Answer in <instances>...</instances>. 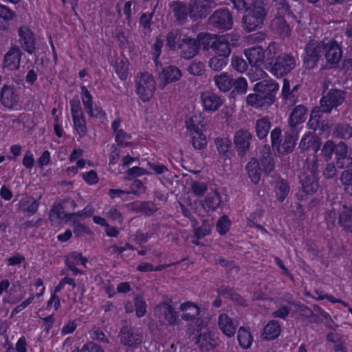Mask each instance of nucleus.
<instances>
[{
  "mask_svg": "<svg viewBox=\"0 0 352 352\" xmlns=\"http://www.w3.org/2000/svg\"><path fill=\"white\" fill-rule=\"evenodd\" d=\"M114 67L116 74L120 79L124 80L127 77L128 60L125 58L118 59L115 62Z\"/></svg>",
  "mask_w": 352,
  "mask_h": 352,
  "instance_id": "50",
  "label": "nucleus"
},
{
  "mask_svg": "<svg viewBox=\"0 0 352 352\" xmlns=\"http://www.w3.org/2000/svg\"><path fill=\"white\" fill-rule=\"evenodd\" d=\"M278 84L276 82L260 81L254 85V92H258L263 102L264 109H267L275 101V96L278 91Z\"/></svg>",
  "mask_w": 352,
  "mask_h": 352,
  "instance_id": "5",
  "label": "nucleus"
},
{
  "mask_svg": "<svg viewBox=\"0 0 352 352\" xmlns=\"http://www.w3.org/2000/svg\"><path fill=\"white\" fill-rule=\"evenodd\" d=\"M134 304L135 307L137 316L140 318L144 316L146 312V305L145 301L142 299V298L140 296H136L134 298Z\"/></svg>",
  "mask_w": 352,
  "mask_h": 352,
  "instance_id": "62",
  "label": "nucleus"
},
{
  "mask_svg": "<svg viewBox=\"0 0 352 352\" xmlns=\"http://www.w3.org/2000/svg\"><path fill=\"white\" fill-rule=\"evenodd\" d=\"M210 232V225L209 222L204 219L202 221L201 225L198 227L195 232V234L198 239L204 238Z\"/></svg>",
  "mask_w": 352,
  "mask_h": 352,
  "instance_id": "61",
  "label": "nucleus"
},
{
  "mask_svg": "<svg viewBox=\"0 0 352 352\" xmlns=\"http://www.w3.org/2000/svg\"><path fill=\"white\" fill-rule=\"evenodd\" d=\"M181 56L190 60L199 53V49L195 38L184 36L183 41L179 44Z\"/></svg>",
  "mask_w": 352,
  "mask_h": 352,
  "instance_id": "18",
  "label": "nucleus"
},
{
  "mask_svg": "<svg viewBox=\"0 0 352 352\" xmlns=\"http://www.w3.org/2000/svg\"><path fill=\"white\" fill-rule=\"evenodd\" d=\"M280 325L276 321H271L263 329V338L271 340L276 338L280 334Z\"/></svg>",
  "mask_w": 352,
  "mask_h": 352,
  "instance_id": "42",
  "label": "nucleus"
},
{
  "mask_svg": "<svg viewBox=\"0 0 352 352\" xmlns=\"http://www.w3.org/2000/svg\"><path fill=\"white\" fill-rule=\"evenodd\" d=\"M326 339L328 342H332L333 344V349L335 351L347 352L346 348L344 346L345 342L340 335L338 333H333V332H329L327 335Z\"/></svg>",
  "mask_w": 352,
  "mask_h": 352,
  "instance_id": "44",
  "label": "nucleus"
},
{
  "mask_svg": "<svg viewBox=\"0 0 352 352\" xmlns=\"http://www.w3.org/2000/svg\"><path fill=\"white\" fill-rule=\"evenodd\" d=\"M230 36L225 35L216 38L212 43V50L215 55L228 58L232 52L234 43Z\"/></svg>",
  "mask_w": 352,
  "mask_h": 352,
  "instance_id": "12",
  "label": "nucleus"
},
{
  "mask_svg": "<svg viewBox=\"0 0 352 352\" xmlns=\"http://www.w3.org/2000/svg\"><path fill=\"white\" fill-rule=\"evenodd\" d=\"M238 340L240 346L243 349L250 347L253 338L250 333L243 327L239 328L238 331Z\"/></svg>",
  "mask_w": 352,
  "mask_h": 352,
  "instance_id": "47",
  "label": "nucleus"
},
{
  "mask_svg": "<svg viewBox=\"0 0 352 352\" xmlns=\"http://www.w3.org/2000/svg\"><path fill=\"white\" fill-rule=\"evenodd\" d=\"M228 58L214 55L208 62L209 67L214 71H221L228 64Z\"/></svg>",
  "mask_w": 352,
  "mask_h": 352,
  "instance_id": "51",
  "label": "nucleus"
},
{
  "mask_svg": "<svg viewBox=\"0 0 352 352\" xmlns=\"http://www.w3.org/2000/svg\"><path fill=\"white\" fill-rule=\"evenodd\" d=\"M74 127L79 134L80 137H83L87 133L86 122L83 116L72 118Z\"/></svg>",
  "mask_w": 352,
  "mask_h": 352,
  "instance_id": "54",
  "label": "nucleus"
},
{
  "mask_svg": "<svg viewBox=\"0 0 352 352\" xmlns=\"http://www.w3.org/2000/svg\"><path fill=\"white\" fill-rule=\"evenodd\" d=\"M87 261L86 258L82 256L81 254L77 252H72L69 255L65 261L66 265L67 267H72L73 265H77L79 262L81 263L84 266Z\"/></svg>",
  "mask_w": 352,
  "mask_h": 352,
  "instance_id": "53",
  "label": "nucleus"
},
{
  "mask_svg": "<svg viewBox=\"0 0 352 352\" xmlns=\"http://www.w3.org/2000/svg\"><path fill=\"white\" fill-rule=\"evenodd\" d=\"M208 23L221 31L232 29L234 23L232 12L226 7L214 10L208 17Z\"/></svg>",
  "mask_w": 352,
  "mask_h": 352,
  "instance_id": "4",
  "label": "nucleus"
},
{
  "mask_svg": "<svg viewBox=\"0 0 352 352\" xmlns=\"http://www.w3.org/2000/svg\"><path fill=\"white\" fill-rule=\"evenodd\" d=\"M214 35L208 32H200L195 38L198 49L201 48L204 51L212 49Z\"/></svg>",
  "mask_w": 352,
  "mask_h": 352,
  "instance_id": "41",
  "label": "nucleus"
},
{
  "mask_svg": "<svg viewBox=\"0 0 352 352\" xmlns=\"http://www.w3.org/2000/svg\"><path fill=\"white\" fill-rule=\"evenodd\" d=\"M324 91L320 99V108L322 113H330L333 109L342 105L346 100V91L343 89L331 88L324 94V89H328V85L324 81Z\"/></svg>",
  "mask_w": 352,
  "mask_h": 352,
  "instance_id": "2",
  "label": "nucleus"
},
{
  "mask_svg": "<svg viewBox=\"0 0 352 352\" xmlns=\"http://www.w3.org/2000/svg\"><path fill=\"white\" fill-rule=\"evenodd\" d=\"M201 98L206 111L214 112L223 104V100L221 97L212 92L203 93Z\"/></svg>",
  "mask_w": 352,
  "mask_h": 352,
  "instance_id": "22",
  "label": "nucleus"
},
{
  "mask_svg": "<svg viewBox=\"0 0 352 352\" xmlns=\"http://www.w3.org/2000/svg\"><path fill=\"white\" fill-rule=\"evenodd\" d=\"M245 55L252 66L258 67L265 61V53L261 47H253L245 50Z\"/></svg>",
  "mask_w": 352,
  "mask_h": 352,
  "instance_id": "26",
  "label": "nucleus"
},
{
  "mask_svg": "<svg viewBox=\"0 0 352 352\" xmlns=\"http://www.w3.org/2000/svg\"><path fill=\"white\" fill-rule=\"evenodd\" d=\"M154 313L162 315L170 325H175L177 323L178 313L169 302H164L157 305L154 309Z\"/></svg>",
  "mask_w": 352,
  "mask_h": 352,
  "instance_id": "17",
  "label": "nucleus"
},
{
  "mask_svg": "<svg viewBox=\"0 0 352 352\" xmlns=\"http://www.w3.org/2000/svg\"><path fill=\"white\" fill-rule=\"evenodd\" d=\"M218 89L223 92L229 91L233 85V78L226 72L217 74L213 78Z\"/></svg>",
  "mask_w": 352,
  "mask_h": 352,
  "instance_id": "33",
  "label": "nucleus"
},
{
  "mask_svg": "<svg viewBox=\"0 0 352 352\" xmlns=\"http://www.w3.org/2000/svg\"><path fill=\"white\" fill-rule=\"evenodd\" d=\"M339 179L343 186H352V168L343 170Z\"/></svg>",
  "mask_w": 352,
  "mask_h": 352,
  "instance_id": "64",
  "label": "nucleus"
},
{
  "mask_svg": "<svg viewBox=\"0 0 352 352\" xmlns=\"http://www.w3.org/2000/svg\"><path fill=\"white\" fill-rule=\"evenodd\" d=\"M319 112H321V108L320 109H313L311 114L310 118L307 123L308 128L309 129H312L316 131L317 128L320 127V116Z\"/></svg>",
  "mask_w": 352,
  "mask_h": 352,
  "instance_id": "52",
  "label": "nucleus"
},
{
  "mask_svg": "<svg viewBox=\"0 0 352 352\" xmlns=\"http://www.w3.org/2000/svg\"><path fill=\"white\" fill-rule=\"evenodd\" d=\"M322 53L331 68H336L342 57V50L336 41H321Z\"/></svg>",
  "mask_w": 352,
  "mask_h": 352,
  "instance_id": "6",
  "label": "nucleus"
},
{
  "mask_svg": "<svg viewBox=\"0 0 352 352\" xmlns=\"http://www.w3.org/2000/svg\"><path fill=\"white\" fill-rule=\"evenodd\" d=\"M290 191L288 183L281 179L276 183V196L279 202H283Z\"/></svg>",
  "mask_w": 352,
  "mask_h": 352,
  "instance_id": "46",
  "label": "nucleus"
},
{
  "mask_svg": "<svg viewBox=\"0 0 352 352\" xmlns=\"http://www.w3.org/2000/svg\"><path fill=\"white\" fill-rule=\"evenodd\" d=\"M246 170L248 177L252 182L256 184L259 182L261 177V169L259 166V162L255 157H252L246 165Z\"/></svg>",
  "mask_w": 352,
  "mask_h": 352,
  "instance_id": "32",
  "label": "nucleus"
},
{
  "mask_svg": "<svg viewBox=\"0 0 352 352\" xmlns=\"http://www.w3.org/2000/svg\"><path fill=\"white\" fill-rule=\"evenodd\" d=\"M333 136L342 140H349L352 138V126L347 123L337 124L333 130Z\"/></svg>",
  "mask_w": 352,
  "mask_h": 352,
  "instance_id": "37",
  "label": "nucleus"
},
{
  "mask_svg": "<svg viewBox=\"0 0 352 352\" xmlns=\"http://www.w3.org/2000/svg\"><path fill=\"white\" fill-rule=\"evenodd\" d=\"M252 139V134L247 129H239L235 132L234 144L239 156L243 157L250 151Z\"/></svg>",
  "mask_w": 352,
  "mask_h": 352,
  "instance_id": "11",
  "label": "nucleus"
},
{
  "mask_svg": "<svg viewBox=\"0 0 352 352\" xmlns=\"http://www.w3.org/2000/svg\"><path fill=\"white\" fill-rule=\"evenodd\" d=\"M120 342L124 346L135 347L142 342L143 336L138 330L130 326H123L119 332Z\"/></svg>",
  "mask_w": 352,
  "mask_h": 352,
  "instance_id": "10",
  "label": "nucleus"
},
{
  "mask_svg": "<svg viewBox=\"0 0 352 352\" xmlns=\"http://www.w3.org/2000/svg\"><path fill=\"white\" fill-rule=\"evenodd\" d=\"M338 223L346 232L352 233V208L346 205L338 213Z\"/></svg>",
  "mask_w": 352,
  "mask_h": 352,
  "instance_id": "27",
  "label": "nucleus"
},
{
  "mask_svg": "<svg viewBox=\"0 0 352 352\" xmlns=\"http://www.w3.org/2000/svg\"><path fill=\"white\" fill-rule=\"evenodd\" d=\"M278 52V45L275 43H270L264 51L266 64L269 65L270 61H274Z\"/></svg>",
  "mask_w": 352,
  "mask_h": 352,
  "instance_id": "55",
  "label": "nucleus"
},
{
  "mask_svg": "<svg viewBox=\"0 0 352 352\" xmlns=\"http://www.w3.org/2000/svg\"><path fill=\"white\" fill-rule=\"evenodd\" d=\"M219 296H221L226 298H230L232 301L238 303L243 307H247L248 305L246 300H244L239 294H237L234 289L227 285H222L217 289Z\"/></svg>",
  "mask_w": 352,
  "mask_h": 352,
  "instance_id": "29",
  "label": "nucleus"
},
{
  "mask_svg": "<svg viewBox=\"0 0 352 352\" xmlns=\"http://www.w3.org/2000/svg\"><path fill=\"white\" fill-rule=\"evenodd\" d=\"M188 4L192 21L205 19L217 6L214 0H190Z\"/></svg>",
  "mask_w": 352,
  "mask_h": 352,
  "instance_id": "7",
  "label": "nucleus"
},
{
  "mask_svg": "<svg viewBox=\"0 0 352 352\" xmlns=\"http://www.w3.org/2000/svg\"><path fill=\"white\" fill-rule=\"evenodd\" d=\"M196 339V344H198L202 352H208L213 350L219 345V340L215 334L212 331H204L200 333Z\"/></svg>",
  "mask_w": 352,
  "mask_h": 352,
  "instance_id": "14",
  "label": "nucleus"
},
{
  "mask_svg": "<svg viewBox=\"0 0 352 352\" xmlns=\"http://www.w3.org/2000/svg\"><path fill=\"white\" fill-rule=\"evenodd\" d=\"M321 53V41L316 43L313 41L309 42L305 47L303 66L307 69L314 68L320 60Z\"/></svg>",
  "mask_w": 352,
  "mask_h": 352,
  "instance_id": "9",
  "label": "nucleus"
},
{
  "mask_svg": "<svg viewBox=\"0 0 352 352\" xmlns=\"http://www.w3.org/2000/svg\"><path fill=\"white\" fill-rule=\"evenodd\" d=\"M233 91L238 94H243L247 91L248 83L247 80L243 77H239L236 79H233Z\"/></svg>",
  "mask_w": 352,
  "mask_h": 352,
  "instance_id": "57",
  "label": "nucleus"
},
{
  "mask_svg": "<svg viewBox=\"0 0 352 352\" xmlns=\"http://www.w3.org/2000/svg\"><path fill=\"white\" fill-rule=\"evenodd\" d=\"M308 109L302 104H299L294 107L289 115L288 120V125L292 129L304 122L307 119Z\"/></svg>",
  "mask_w": 352,
  "mask_h": 352,
  "instance_id": "23",
  "label": "nucleus"
},
{
  "mask_svg": "<svg viewBox=\"0 0 352 352\" xmlns=\"http://www.w3.org/2000/svg\"><path fill=\"white\" fill-rule=\"evenodd\" d=\"M179 309L183 311L182 318L184 320H192L200 313V309L192 302H186L180 305Z\"/></svg>",
  "mask_w": 352,
  "mask_h": 352,
  "instance_id": "30",
  "label": "nucleus"
},
{
  "mask_svg": "<svg viewBox=\"0 0 352 352\" xmlns=\"http://www.w3.org/2000/svg\"><path fill=\"white\" fill-rule=\"evenodd\" d=\"M296 66V58L290 53H283L276 56L274 61L269 62L270 72L277 78L289 74Z\"/></svg>",
  "mask_w": 352,
  "mask_h": 352,
  "instance_id": "3",
  "label": "nucleus"
},
{
  "mask_svg": "<svg viewBox=\"0 0 352 352\" xmlns=\"http://www.w3.org/2000/svg\"><path fill=\"white\" fill-rule=\"evenodd\" d=\"M230 221L226 215L222 216L217 223V230L221 235L225 234L230 228Z\"/></svg>",
  "mask_w": 352,
  "mask_h": 352,
  "instance_id": "60",
  "label": "nucleus"
},
{
  "mask_svg": "<svg viewBox=\"0 0 352 352\" xmlns=\"http://www.w3.org/2000/svg\"><path fill=\"white\" fill-rule=\"evenodd\" d=\"M344 142H339L336 144L333 140H327L321 149V154L325 162H329L332 159L333 154L336 155L337 149L343 146Z\"/></svg>",
  "mask_w": 352,
  "mask_h": 352,
  "instance_id": "35",
  "label": "nucleus"
},
{
  "mask_svg": "<svg viewBox=\"0 0 352 352\" xmlns=\"http://www.w3.org/2000/svg\"><path fill=\"white\" fill-rule=\"evenodd\" d=\"M0 100L5 107L12 109L18 102V95L14 91V87L4 85L1 91Z\"/></svg>",
  "mask_w": 352,
  "mask_h": 352,
  "instance_id": "21",
  "label": "nucleus"
},
{
  "mask_svg": "<svg viewBox=\"0 0 352 352\" xmlns=\"http://www.w3.org/2000/svg\"><path fill=\"white\" fill-rule=\"evenodd\" d=\"M297 138L296 129H290V131L285 133L283 142L280 143V146L277 148L278 152L282 155L292 153L294 149Z\"/></svg>",
  "mask_w": 352,
  "mask_h": 352,
  "instance_id": "25",
  "label": "nucleus"
},
{
  "mask_svg": "<svg viewBox=\"0 0 352 352\" xmlns=\"http://www.w3.org/2000/svg\"><path fill=\"white\" fill-rule=\"evenodd\" d=\"M246 9L250 11L252 13L257 15L258 18L265 20L270 10L268 1L254 0L250 3H248Z\"/></svg>",
  "mask_w": 352,
  "mask_h": 352,
  "instance_id": "28",
  "label": "nucleus"
},
{
  "mask_svg": "<svg viewBox=\"0 0 352 352\" xmlns=\"http://www.w3.org/2000/svg\"><path fill=\"white\" fill-rule=\"evenodd\" d=\"M244 14L242 17V25L244 30L247 32H252L256 29L261 28L264 20L247 10H243Z\"/></svg>",
  "mask_w": 352,
  "mask_h": 352,
  "instance_id": "19",
  "label": "nucleus"
},
{
  "mask_svg": "<svg viewBox=\"0 0 352 352\" xmlns=\"http://www.w3.org/2000/svg\"><path fill=\"white\" fill-rule=\"evenodd\" d=\"M215 144L221 156L229 157L231 155L232 142L228 138L216 139Z\"/></svg>",
  "mask_w": 352,
  "mask_h": 352,
  "instance_id": "45",
  "label": "nucleus"
},
{
  "mask_svg": "<svg viewBox=\"0 0 352 352\" xmlns=\"http://www.w3.org/2000/svg\"><path fill=\"white\" fill-rule=\"evenodd\" d=\"M317 168L318 162L315 160L309 170L299 175L298 178L302 191L296 194L298 200L304 199L305 195H313L316 192L319 186Z\"/></svg>",
  "mask_w": 352,
  "mask_h": 352,
  "instance_id": "1",
  "label": "nucleus"
},
{
  "mask_svg": "<svg viewBox=\"0 0 352 352\" xmlns=\"http://www.w3.org/2000/svg\"><path fill=\"white\" fill-rule=\"evenodd\" d=\"M22 52L16 45L12 46L5 54L2 67L8 71L18 69L20 66Z\"/></svg>",
  "mask_w": 352,
  "mask_h": 352,
  "instance_id": "13",
  "label": "nucleus"
},
{
  "mask_svg": "<svg viewBox=\"0 0 352 352\" xmlns=\"http://www.w3.org/2000/svg\"><path fill=\"white\" fill-rule=\"evenodd\" d=\"M132 210L136 212H142L146 216H151L157 210V208L152 201H140L133 204Z\"/></svg>",
  "mask_w": 352,
  "mask_h": 352,
  "instance_id": "38",
  "label": "nucleus"
},
{
  "mask_svg": "<svg viewBox=\"0 0 352 352\" xmlns=\"http://www.w3.org/2000/svg\"><path fill=\"white\" fill-rule=\"evenodd\" d=\"M287 16H275L272 21V27L281 36H288L290 32V28L286 20Z\"/></svg>",
  "mask_w": 352,
  "mask_h": 352,
  "instance_id": "34",
  "label": "nucleus"
},
{
  "mask_svg": "<svg viewBox=\"0 0 352 352\" xmlns=\"http://www.w3.org/2000/svg\"><path fill=\"white\" fill-rule=\"evenodd\" d=\"M162 76L166 84L176 82L182 77L181 70L175 65H168L162 69Z\"/></svg>",
  "mask_w": 352,
  "mask_h": 352,
  "instance_id": "36",
  "label": "nucleus"
},
{
  "mask_svg": "<svg viewBox=\"0 0 352 352\" xmlns=\"http://www.w3.org/2000/svg\"><path fill=\"white\" fill-rule=\"evenodd\" d=\"M246 102L248 105L252 107L264 109V107H263V104L258 92H254V94H249L246 98Z\"/></svg>",
  "mask_w": 352,
  "mask_h": 352,
  "instance_id": "58",
  "label": "nucleus"
},
{
  "mask_svg": "<svg viewBox=\"0 0 352 352\" xmlns=\"http://www.w3.org/2000/svg\"><path fill=\"white\" fill-rule=\"evenodd\" d=\"M220 195L217 192H214L212 195L206 197L201 205L208 210H214L220 204Z\"/></svg>",
  "mask_w": 352,
  "mask_h": 352,
  "instance_id": "48",
  "label": "nucleus"
},
{
  "mask_svg": "<svg viewBox=\"0 0 352 352\" xmlns=\"http://www.w3.org/2000/svg\"><path fill=\"white\" fill-rule=\"evenodd\" d=\"M277 16H287V18H295L289 3L286 0H276L273 1Z\"/></svg>",
  "mask_w": 352,
  "mask_h": 352,
  "instance_id": "39",
  "label": "nucleus"
},
{
  "mask_svg": "<svg viewBox=\"0 0 352 352\" xmlns=\"http://www.w3.org/2000/svg\"><path fill=\"white\" fill-rule=\"evenodd\" d=\"M166 46L170 50L179 49V44L183 41L182 34L178 30L169 32L166 36Z\"/></svg>",
  "mask_w": 352,
  "mask_h": 352,
  "instance_id": "40",
  "label": "nucleus"
},
{
  "mask_svg": "<svg viewBox=\"0 0 352 352\" xmlns=\"http://www.w3.org/2000/svg\"><path fill=\"white\" fill-rule=\"evenodd\" d=\"M335 164L339 169L346 170L352 167V157L349 154V146L344 142L340 149H337Z\"/></svg>",
  "mask_w": 352,
  "mask_h": 352,
  "instance_id": "20",
  "label": "nucleus"
},
{
  "mask_svg": "<svg viewBox=\"0 0 352 352\" xmlns=\"http://www.w3.org/2000/svg\"><path fill=\"white\" fill-rule=\"evenodd\" d=\"M260 162L266 174L270 173L275 167L274 155L271 152L269 145L265 144L261 151Z\"/></svg>",
  "mask_w": 352,
  "mask_h": 352,
  "instance_id": "24",
  "label": "nucleus"
},
{
  "mask_svg": "<svg viewBox=\"0 0 352 352\" xmlns=\"http://www.w3.org/2000/svg\"><path fill=\"white\" fill-rule=\"evenodd\" d=\"M155 89V82L153 77L148 72H144L137 77L136 92L144 101H148L153 96Z\"/></svg>",
  "mask_w": 352,
  "mask_h": 352,
  "instance_id": "8",
  "label": "nucleus"
},
{
  "mask_svg": "<svg viewBox=\"0 0 352 352\" xmlns=\"http://www.w3.org/2000/svg\"><path fill=\"white\" fill-rule=\"evenodd\" d=\"M219 326L223 333L228 337L234 336L236 332V326L232 319L226 314H221L219 316Z\"/></svg>",
  "mask_w": 352,
  "mask_h": 352,
  "instance_id": "31",
  "label": "nucleus"
},
{
  "mask_svg": "<svg viewBox=\"0 0 352 352\" xmlns=\"http://www.w3.org/2000/svg\"><path fill=\"white\" fill-rule=\"evenodd\" d=\"M19 36L23 50L29 54H32L35 50V38L32 31L28 26L23 25L19 28Z\"/></svg>",
  "mask_w": 352,
  "mask_h": 352,
  "instance_id": "15",
  "label": "nucleus"
},
{
  "mask_svg": "<svg viewBox=\"0 0 352 352\" xmlns=\"http://www.w3.org/2000/svg\"><path fill=\"white\" fill-rule=\"evenodd\" d=\"M192 139V146L195 149H203L207 144L206 136L201 132H192L190 134Z\"/></svg>",
  "mask_w": 352,
  "mask_h": 352,
  "instance_id": "49",
  "label": "nucleus"
},
{
  "mask_svg": "<svg viewBox=\"0 0 352 352\" xmlns=\"http://www.w3.org/2000/svg\"><path fill=\"white\" fill-rule=\"evenodd\" d=\"M325 167L322 171V175L327 179H333L338 173L337 166L334 162H327Z\"/></svg>",
  "mask_w": 352,
  "mask_h": 352,
  "instance_id": "56",
  "label": "nucleus"
},
{
  "mask_svg": "<svg viewBox=\"0 0 352 352\" xmlns=\"http://www.w3.org/2000/svg\"><path fill=\"white\" fill-rule=\"evenodd\" d=\"M232 65L233 68H234L236 71L239 72H245L248 68V65L246 61L242 58L233 56L232 58Z\"/></svg>",
  "mask_w": 352,
  "mask_h": 352,
  "instance_id": "63",
  "label": "nucleus"
},
{
  "mask_svg": "<svg viewBox=\"0 0 352 352\" xmlns=\"http://www.w3.org/2000/svg\"><path fill=\"white\" fill-rule=\"evenodd\" d=\"M187 71L194 76H201L205 71L204 65L201 61H193L187 68Z\"/></svg>",
  "mask_w": 352,
  "mask_h": 352,
  "instance_id": "59",
  "label": "nucleus"
},
{
  "mask_svg": "<svg viewBox=\"0 0 352 352\" xmlns=\"http://www.w3.org/2000/svg\"><path fill=\"white\" fill-rule=\"evenodd\" d=\"M170 8L173 13L175 22L179 25H184L188 16H190L189 4L187 5L184 2L175 1L170 4Z\"/></svg>",
  "mask_w": 352,
  "mask_h": 352,
  "instance_id": "16",
  "label": "nucleus"
},
{
  "mask_svg": "<svg viewBox=\"0 0 352 352\" xmlns=\"http://www.w3.org/2000/svg\"><path fill=\"white\" fill-rule=\"evenodd\" d=\"M271 128V122L267 118L258 119L256 122L255 130L256 136L259 139L265 138Z\"/></svg>",
  "mask_w": 352,
  "mask_h": 352,
  "instance_id": "43",
  "label": "nucleus"
}]
</instances>
